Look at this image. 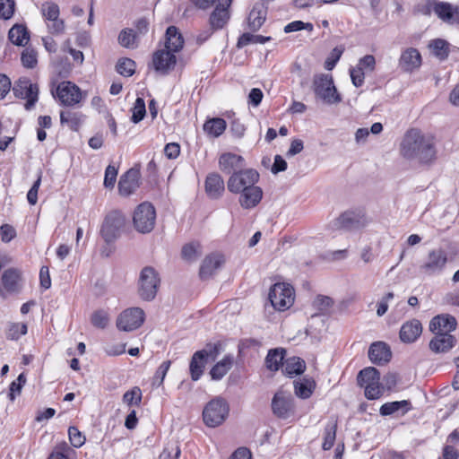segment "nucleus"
I'll return each mask as SVG.
<instances>
[{
	"label": "nucleus",
	"mask_w": 459,
	"mask_h": 459,
	"mask_svg": "<svg viewBox=\"0 0 459 459\" xmlns=\"http://www.w3.org/2000/svg\"><path fill=\"white\" fill-rule=\"evenodd\" d=\"M455 338L447 333H435L429 342V349L435 353L446 352L455 344Z\"/></svg>",
	"instance_id": "obj_28"
},
{
	"label": "nucleus",
	"mask_w": 459,
	"mask_h": 459,
	"mask_svg": "<svg viewBox=\"0 0 459 459\" xmlns=\"http://www.w3.org/2000/svg\"><path fill=\"white\" fill-rule=\"evenodd\" d=\"M273 413L280 419H288L295 412L294 398L289 392L279 390L272 399Z\"/></svg>",
	"instance_id": "obj_11"
},
{
	"label": "nucleus",
	"mask_w": 459,
	"mask_h": 459,
	"mask_svg": "<svg viewBox=\"0 0 459 459\" xmlns=\"http://www.w3.org/2000/svg\"><path fill=\"white\" fill-rule=\"evenodd\" d=\"M144 322V312L139 307H131L124 310L117 319L119 330L131 332L139 328Z\"/></svg>",
	"instance_id": "obj_13"
},
{
	"label": "nucleus",
	"mask_w": 459,
	"mask_h": 459,
	"mask_svg": "<svg viewBox=\"0 0 459 459\" xmlns=\"http://www.w3.org/2000/svg\"><path fill=\"white\" fill-rule=\"evenodd\" d=\"M142 401V391L138 386L126 392L123 395V402L128 406L139 405Z\"/></svg>",
	"instance_id": "obj_46"
},
{
	"label": "nucleus",
	"mask_w": 459,
	"mask_h": 459,
	"mask_svg": "<svg viewBox=\"0 0 459 459\" xmlns=\"http://www.w3.org/2000/svg\"><path fill=\"white\" fill-rule=\"evenodd\" d=\"M400 154L411 161L430 165L437 160L436 139L417 128L408 130L400 143Z\"/></svg>",
	"instance_id": "obj_1"
},
{
	"label": "nucleus",
	"mask_w": 459,
	"mask_h": 459,
	"mask_svg": "<svg viewBox=\"0 0 459 459\" xmlns=\"http://www.w3.org/2000/svg\"><path fill=\"white\" fill-rule=\"evenodd\" d=\"M4 289L8 293H18L22 289V273L16 268L5 270L1 277Z\"/></svg>",
	"instance_id": "obj_22"
},
{
	"label": "nucleus",
	"mask_w": 459,
	"mask_h": 459,
	"mask_svg": "<svg viewBox=\"0 0 459 459\" xmlns=\"http://www.w3.org/2000/svg\"><path fill=\"white\" fill-rule=\"evenodd\" d=\"M363 387L365 389V396L369 400L378 399L382 395V387L379 381L372 382Z\"/></svg>",
	"instance_id": "obj_53"
},
{
	"label": "nucleus",
	"mask_w": 459,
	"mask_h": 459,
	"mask_svg": "<svg viewBox=\"0 0 459 459\" xmlns=\"http://www.w3.org/2000/svg\"><path fill=\"white\" fill-rule=\"evenodd\" d=\"M41 184V172L39 173L37 180L33 183L32 186L27 194V200L30 204L34 205L38 201V191Z\"/></svg>",
	"instance_id": "obj_61"
},
{
	"label": "nucleus",
	"mask_w": 459,
	"mask_h": 459,
	"mask_svg": "<svg viewBox=\"0 0 459 459\" xmlns=\"http://www.w3.org/2000/svg\"><path fill=\"white\" fill-rule=\"evenodd\" d=\"M364 213L357 211H346L328 223L331 230H356L368 225Z\"/></svg>",
	"instance_id": "obj_5"
},
{
	"label": "nucleus",
	"mask_w": 459,
	"mask_h": 459,
	"mask_svg": "<svg viewBox=\"0 0 459 459\" xmlns=\"http://www.w3.org/2000/svg\"><path fill=\"white\" fill-rule=\"evenodd\" d=\"M13 91L15 97L27 100L25 108L31 109L38 101L39 87L27 77H22L14 82Z\"/></svg>",
	"instance_id": "obj_12"
},
{
	"label": "nucleus",
	"mask_w": 459,
	"mask_h": 459,
	"mask_svg": "<svg viewBox=\"0 0 459 459\" xmlns=\"http://www.w3.org/2000/svg\"><path fill=\"white\" fill-rule=\"evenodd\" d=\"M233 0H221L216 5L209 16V25L212 30L223 29L230 21V7Z\"/></svg>",
	"instance_id": "obj_15"
},
{
	"label": "nucleus",
	"mask_w": 459,
	"mask_h": 459,
	"mask_svg": "<svg viewBox=\"0 0 459 459\" xmlns=\"http://www.w3.org/2000/svg\"><path fill=\"white\" fill-rule=\"evenodd\" d=\"M391 357L389 346L383 342H373L368 349V358L374 364L384 365L390 361Z\"/></svg>",
	"instance_id": "obj_21"
},
{
	"label": "nucleus",
	"mask_w": 459,
	"mask_h": 459,
	"mask_svg": "<svg viewBox=\"0 0 459 459\" xmlns=\"http://www.w3.org/2000/svg\"><path fill=\"white\" fill-rule=\"evenodd\" d=\"M223 256L219 254H212L207 255L203 261L199 275L202 280L210 279L222 265Z\"/></svg>",
	"instance_id": "obj_24"
},
{
	"label": "nucleus",
	"mask_w": 459,
	"mask_h": 459,
	"mask_svg": "<svg viewBox=\"0 0 459 459\" xmlns=\"http://www.w3.org/2000/svg\"><path fill=\"white\" fill-rule=\"evenodd\" d=\"M343 53V48L336 47L331 52V58H328L325 63V68L332 70L335 66L336 63L341 58Z\"/></svg>",
	"instance_id": "obj_60"
},
{
	"label": "nucleus",
	"mask_w": 459,
	"mask_h": 459,
	"mask_svg": "<svg viewBox=\"0 0 459 459\" xmlns=\"http://www.w3.org/2000/svg\"><path fill=\"white\" fill-rule=\"evenodd\" d=\"M333 305V299L327 296H317L314 306L321 312H326Z\"/></svg>",
	"instance_id": "obj_62"
},
{
	"label": "nucleus",
	"mask_w": 459,
	"mask_h": 459,
	"mask_svg": "<svg viewBox=\"0 0 459 459\" xmlns=\"http://www.w3.org/2000/svg\"><path fill=\"white\" fill-rule=\"evenodd\" d=\"M41 12L47 22L56 20L59 16V7L52 2L43 4Z\"/></svg>",
	"instance_id": "obj_50"
},
{
	"label": "nucleus",
	"mask_w": 459,
	"mask_h": 459,
	"mask_svg": "<svg viewBox=\"0 0 459 459\" xmlns=\"http://www.w3.org/2000/svg\"><path fill=\"white\" fill-rule=\"evenodd\" d=\"M225 129L226 122L220 117L209 119L204 125V130L213 137H218L222 134Z\"/></svg>",
	"instance_id": "obj_39"
},
{
	"label": "nucleus",
	"mask_w": 459,
	"mask_h": 459,
	"mask_svg": "<svg viewBox=\"0 0 459 459\" xmlns=\"http://www.w3.org/2000/svg\"><path fill=\"white\" fill-rule=\"evenodd\" d=\"M259 180V174L252 169H240L235 171L230 177L227 186L228 190L233 194L240 193L242 190L255 186Z\"/></svg>",
	"instance_id": "obj_9"
},
{
	"label": "nucleus",
	"mask_w": 459,
	"mask_h": 459,
	"mask_svg": "<svg viewBox=\"0 0 459 459\" xmlns=\"http://www.w3.org/2000/svg\"><path fill=\"white\" fill-rule=\"evenodd\" d=\"M457 321L455 316L449 314H440L434 316L429 323V330L433 333H447L455 330Z\"/></svg>",
	"instance_id": "obj_19"
},
{
	"label": "nucleus",
	"mask_w": 459,
	"mask_h": 459,
	"mask_svg": "<svg viewBox=\"0 0 459 459\" xmlns=\"http://www.w3.org/2000/svg\"><path fill=\"white\" fill-rule=\"evenodd\" d=\"M269 300L275 309L284 311L294 302V290L288 283H275L270 289Z\"/></svg>",
	"instance_id": "obj_8"
},
{
	"label": "nucleus",
	"mask_w": 459,
	"mask_h": 459,
	"mask_svg": "<svg viewBox=\"0 0 459 459\" xmlns=\"http://www.w3.org/2000/svg\"><path fill=\"white\" fill-rule=\"evenodd\" d=\"M265 19L266 11L264 6L259 4H255L247 18L248 28L254 31L258 30L264 24Z\"/></svg>",
	"instance_id": "obj_34"
},
{
	"label": "nucleus",
	"mask_w": 459,
	"mask_h": 459,
	"mask_svg": "<svg viewBox=\"0 0 459 459\" xmlns=\"http://www.w3.org/2000/svg\"><path fill=\"white\" fill-rule=\"evenodd\" d=\"M312 88L316 97L325 104L332 105L342 101L331 74H316L313 78Z\"/></svg>",
	"instance_id": "obj_2"
},
{
	"label": "nucleus",
	"mask_w": 459,
	"mask_h": 459,
	"mask_svg": "<svg viewBox=\"0 0 459 459\" xmlns=\"http://www.w3.org/2000/svg\"><path fill=\"white\" fill-rule=\"evenodd\" d=\"M306 369L305 361L299 357H291L285 360L282 371L289 377L302 374Z\"/></svg>",
	"instance_id": "obj_36"
},
{
	"label": "nucleus",
	"mask_w": 459,
	"mask_h": 459,
	"mask_svg": "<svg viewBox=\"0 0 459 459\" xmlns=\"http://www.w3.org/2000/svg\"><path fill=\"white\" fill-rule=\"evenodd\" d=\"M156 221V211L154 206L148 202L140 204L134 210L133 223L134 229L140 233L151 232Z\"/></svg>",
	"instance_id": "obj_6"
},
{
	"label": "nucleus",
	"mask_w": 459,
	"mask_h": 459,
	"mask_svg": "<svg viewBox=\"0 0 459 459\" xmlns=\"http://www.w3.org/2000/svg\"><path fill=\"white\" fill-rule=\"evenodd\" d=\"M140 171L130 169L123 174L118 182V191L123 196H129L139 187Z\"/></svg>",
	"instance_id": "obj_18"
},
{
	"label": "nucleus",
	"mask_w": 459,
	"mask_h": 459,
	"mask_svg": "<svg viewBox=\"0 0 459 459\" xmlns=\"http://www.w3.org/2000/svg\"><path fill=\"white\" fill-rule=\"evenodd\" d=\"M14 11L13 0H0V18L7 20L12 17Z\"/></svg>",
	"instance_id": "obj_59"
},
{
	"label": "nucleus",
	"mask_w": 459,
	"mask_h": 459,
	"mask_svg": "<svg viewBox=\"0 0 459 459\" xmlns=\"http://www.w3.org/2000/svg\"><path fill=\"white\" fill-rule=\"evenodd\" d=\"M132 112L133 114L131 119L134 124H137L143 119L146 114L145 102L143 99L137 98L135 100Z\"/></svg>",
	"instance_id": "obj_45"
},
{
	"label": "nucleus",
	"mask_w": 459,
	"mask_h": 459,
	"mask_svg": "<svg viewBox=\"0 0 459 459\" xmlns=\"http://www.w3.org/2000/svg\"><path fill=\"white\" fill-rule=\"evenodd\" d=\"M429 47L432 48L433 54L440 60H445L448 56V43L441 39L433 40Z\"/></svg>",
	"instance_id": "obj_44"
},
{
	"label": "nucleus",
	"mask_w": 459,
	"mask_h": 459,
	"mask_svg": "<svg viewBox=\"0 0 459 459\" xmlns=\"http://www.w3.org/2000/svg\"><path fill=\"white\" fill-rule=\"evenodd\" d=\"M422 333L421 323L418 319L405 322L400 330V339L404 343L414 342Z\"/></svg>",
	"instance_id": "obj_26"
},
{
	"label": "nucleus",
	"mask_w": 459,
	"mask_h": 459,
	"mask_svg": "<svg viewBox=\"0 0 459 459\" xmlns=\"http://www.w3.org/2000/svg\"><path fill=\"white\" fill-rule=\"evenodd\" d=\"M171 365L170 360H166L161 363V365L158 368V369L155 372V375L153 377V382L152 385H155L157 386H160L167 375L168 370L169 369V367Z\"/></svg>",
	"instance_id": "obj_54"
},
{
	"label": "nucleus",
	"mask_w": 459,
	"mask_h": 459,
	"mask_svg": "<svg viewBox=\"0 0 459 459\" xmlns=\"http://www.w3.org/2000/svg\"><path fill=\"white\" fill-rule=\"evenodd\" d=\"M199 351L204 352V358L206 360L211 359L212 361H214L221 352V342L208 343L204 349L200 350Z\"/></svg>",
	"instance_id": "obj_52"
},
{
	"label": "nucleus",
	"mask_w": 459,
	"mask_h": 459,
	"mask_svg": "<svg viewBox=\"0 0 459 459\" xmlns=\"http://www.w3.org/2000/svg\"><path fill=\"white\" fill-rule=\"evenodd\" d=\"M27 325L25 324H13L10 325L6 336L10 340H17L20 336L26 334Z\"/></svg>",
	"instance_id": "obj_55"
},
{
	"label": "nucleus",
	"mask_w": 459,
	"mask_h": 459,
	"mask_svg": "<svg viewBox=\"0 0 459 459\" xmlns=\"http://www.w3.org/2000/svg\"><path fill=\"white\" fill-rule=\"evenodd\" d=\"M411 410V402L408 400H403L384 403L379 409V413L382 416H390L398 412H401V415H404Z\"/></svg>",
	"instance_id": "obj_31"
},
{
	"label": "nucleus",
	"mask_w": 459,
	"mask_h": 459,
	"mask_svg": "<svg viewBox=\"0 0 459 459\" xmlns=\"http://www.w3.org/2000/svg\"><path fill=\"white\" fill-rule=\"evenodd\" d=\"M225 190L224 181L218 173H211L205 180V191L212 199L221 197Z\"/></svg>",
	"instance_id": "obj_29"
},
{
	"label": "nucleus",
	"mask_w": 459,
	"mask_h": 459,
	"mask_svg": "<svg viewBox=\"0 0 459 459\" xmlns=\"http://www.w3.org/2000/svg\"><path fill=\"white\" fill-rule=\"evenodd\" d=\"M23 66L27 68H34L38 63L37 52L30 48H26L21 56Z\"/></svg>",
	"instance_id": "obj_49"
},
{
	"label": "nucleus",
	"mask_w": 459,
	"mask_h": 459,
	"mask_svg": "<svg viewBox=\"0 0 459 459\" xmlns=\"http://www.w3.org/2000/svg\"><path fill=\"white\" fill-rule=\"evenodd\" d=\"M56 97L65 106H74L83 98L81 89L71 82H62L56 91Z\"/></svg>",
	"instance_id": "obj_14"
},
{
	"label": "nucleus",
	"mask_w": 459,
	"mask_h": 459,
	"mask_svg": "<svg viewBox=\"0 0 459 459\" xmlns=\"http://www.w3.org/2000/svg\"><path fill=\"white\" fill-rule=\"evenodd\" d=\"M294 391L295 394L302 399L309 398L315 388L316 382L312 377H304L297 381H294Z\"/></svg>",
	"instance_id": "obj_32"
},
{
	"label": "nucleus",
	"mask_w": 459,
	"mask_h": 459,
	"mask_svg": "<svg viewBox=\"0 0 459 459\" xmlns=\"http://www.w3.org/2000/svg\"><path fill=\"white\" fill-rule=\"evenodd\" d=\"M198 248H199V244H197V243L186 244L182 247V251H181L183 258L186 259V260L195 259L197 256L200 255V252H199Z\"/></svg>",
	"instance_id": "obj_56"
},
{
	"label": "nucleus",
	"mask_w": 459,
	"mask_h": 459,
	"mask_svg": "<svg viewBox=\"0 0 459 459\" xmlns=\"http://www.w3.org/2000/svg\"><path fill=\"white\" fill-rule=\"evenodd\" d=\"M238 203L244 209L255 207L263 198V191L260 186H254L238 193Z\"/></svg>",
	"instance_id": "obj_25"
},
{
	"label": "nucleus",
	"mask_w": 459,
	"mask_h": 459,
	"mask_svg": "<svg viewBox=\"0 0 459 459\" xmlns=\"http://www.w3.org/2000/svg\"><path fill=\"white\" fill-rule=\"evenodd\" d=\"M160 280L154 268L146 266L142 269L139 277L138 293L140 297L146 300H152L157 294Z\"/></svg>",
	"instance_id": "obj_7"
},
{
	"label": "nucleus",
	"mask_w": 459,
	"mask_h": 459,
	"mask_svg": "<svg viewBox=\"0 0 459 459\" xmlns=\"http://www.w3.org/2000/svg\"><path fill=\"white\" fill-rule=\"evenodd\" d=\"M421 65V56L418 49L414 48H408L403 51L398 66L405 73H411L420 68Z\"/></svg>",
	"instance_id": "obj_20"
},
{
	"label": "nucleus",
	"mask_w": 459,
	"mask_h": 459,
	"mask_svg": "<svg viewBox=\"0 0 459 459\" xmlns=\"http://www.w3.org/2000/svg\"><path fill=\"white\" fill-rule=\"evenodd\" d=\"M117 72L123 76H132L135 72V62L130 58H120L116 65Z\"/></svg>",
	"instance_id": "obj_42"
},
{
	"label": "nucleus",
	"mask_w": 459,
	"mask_h": 459,
	"mask_svg": "<svg viewBox=\"0 0 459 459\" xmlns=\"http://www.w3.org/2000/svg\"><path fill=\"white\" fill-rule=\"evenodd\" d=\"M117 176V169L111 165H108L105 170L104 186L106 188L112 189L115 186Z\"/></svg>",
	"instance_id": "obj_58"
},
{
	"label": "nucleus",
	"mask_w": 459,
	"mask_h": 459,
	"mask_svg": "<svg viewBox=\"0 0 459 459\" xmlns=\"http://www.w3.org/2000/svg\"><path fill=\"white\" fill-rule=\"evenodd\" d=\"M432 11L444 22L448 24H459V5H454L447 2H437Z\"/></svg>",
	"instance_id": "obj_17"
},
{
	"label": "nucleus",
	"mask_w": 459,
	"mask_h": 459,
	"mask_svg": "<svg viewBox=\"0 0 459 459\" xmlns=\"http://www.w3.org/2000/svg\"><path fill=\"white\" fill-rule=\"evenodd\" d=\"M357 381L360 386L371 384L372 382L380 381V373L377 368L368 367L359 371Z\"/></svg>",
	"instance_id": "obj_40"
},
{
	"label": "nucleus",
	"mask_w": 459,
	"mask_h": 459,
	"mask_svg": "<svg viewBox=\"0 0 459 459\" xmlns=\"http://www.w3.org/2000/svg\"><path fill=\"white\" fill-rule=\"evenodd\" d=\"M26 383V377L24 373H21L15 381H13L10 385L9 398L11 401L15 399L16 395L21 394L23 385Z\"/></svg>",
	"instance_id": "obj_51"
},
{
	"label": "nucleus",
	"mask_w": 459,
	"mask_h": 459,
	"mask_svg": "<svg viewBox=\"0 0 459 459\" xmlns=\"http://www.w3.org/2000/svg\"><path fill=\"white\" fill-rule=\"evenodd\" d=\"M229 411V404L225 399L220 396L212 399L203 411L204 424L210 428L220 426L228 417Z\"/></svg>",
	"instance_id": "obj_3"
},
{
	"label": "nucleus",
	"mask_w": 459,
	"mask_h": 459,
	"mask_svg": "<svg viewBox=\"0 0 459 459\" xmlns=\"http://www.w3.org/2000/svg\"><path fill=\"white\" fill-rule=\"evenodd\" d=\"M376 66V59L372 55H366L362 58L359 60L357 65L358 68H360L361 71L364 69H368V71H374Z\"/></svg>",
	"instance_id": "obj_64"
},
{
	"label": "nucleus",
	"mask_w": 459,
	"mask_h": 459,
	"mask_svg": "<svg viewBox=\"0 0 459 459\" xmlns=\"http://www.w3.org/2000/svg\"><path fill=\"white\" fill-rule=\"evenodd\" d=\"M447 263V255L442 248H435L429 251L428 255L420 271L429 276L439 274L446 267Z\"/></svg>",
	"instance_id": "obj_10"
},
{
	"label": "nucleus",
	"mask_w": 459,
	"mask_h": 459,
	"mask_svg": "<svg viewBox=\"0 0 459 459\" xmlns=\"http://www.w3.org/2000/svg\"><path fill=\"white\" fill-rule=\"evenodd\" d=\"M207 360L204 358L203 351H195L189 364V371L193 381H197L202 377Z\"/></svg>",
	"instance_id": "obj_35"
},
{
	"label": "nucleus",
	"mask_w": 459,
	"mask_h": 459,
	"mask_svg": "<svg viewBox=\"0 0 459 459\" xmlns=\"http://www.w3.org/2000/svg\"><path fill=\"white\" fill-rule=\"evenodd\" d=\"M71 451V448L65 442L59 443L56 446L48 459H69L66 453Z\"/></svg>",
	"instance_id": "obj_57"
},
{
	"label": "nucleus",
	"mask_w": 459,
	"mask_h": 459,
	"mask_svg": "<svg viewBox=\"0 0 459 459\" xmlns=\"http://www.w3.org/2000/svg\"><path fill=\"white\" fill-rule=\"evenodd\" d=\"M68 436L70 443L74 447L79 448L85 443V436L74 426H71L68 429Z\"/></svg>",
	"instance_id": "obj_48"
},
{
	"label": "nucleus",
	"mask_w": 459,
	"mask_h": 459,
	"mask_svg": "<svg viewBox=\"0 0 459 459\" xmlns=\"http://www.w3.org/2000/svg\"><path fill=\"white\" fill-rule=\"evenodd\" d=\"M285 350L282 348L272 349L265 357V366L271 371H277L281 365L283 366Z\"/></svg>",
	"instance_id": "obj_38"
},
{
	"label": "nucleus",
	"mask_w": 459,
	"mask_h": 459,
	"mask_svg": "<svg viewBox=\"0 0 459 459\" xmlns=\"http://www.w3.org/2000/svg\"><path fill=\"white\" fill-rule=\"evenodd\" d=\"M8 39L13 44L24 47L30 40V32L26 26L14 24L9 30Z\"/></svg>",
	"instance_id": "obj_33"
},
{
	"label": "nucleus",
	"mask_w": 459,
	"mask_h": 459,
	"mask_svg": "<svg viewBox=\"0 0 459 459\" xmlns=\"http://www.w3.org/2000/svg\"><path fill=\"white\" fill-rule=\"evenodd\" d=\"M126 224V216L119 211L108 212L102 222L100 235L106 243H112L122 234Z\"/></svg>",
	"instance_id": "obj_4"
},
{
	"label": "nucleus",
	"mask_w": 459,
	"mask_h": 459,
	"mask_svg": "<svg viewBox=\"0 0 459 459\" xmlns=\"http://www.w3.org/2000/svg\"><path fill=\"white\" fill-rule=\"evenodd\" d=\"M152 64L155 71L161 74H168L174 69L177 57L173 53L166 49H158L153 53Z\"/></svg>",
	"instance_id": "obj_16"
},
{
	"label": "nucleus",
	"mask_w": 459,
	"mask_h": 459,
	"mask_svg": "<svg viewBox=\"0 0 459 459\" xmlns=\"http://www.w3.org/2000/svg\"><path fill=\"white\" fill-rule=\"evenodd\" d=\"M119 44L126 48H134L137 47L136 35L132 29H124L118 35Z\"/></svg>",
	"instance_id": "obj_43"
},
{
	"label": "nucleus",
	"mask_w": 459,
	"mask_h": 459,
	"mask_svg": "<svg viewBox=\"0 0 459 459\" xmlns=\"http://www.w3.org/2000/svg\"><path fill=\"white\" fill-rule=\"evenodd\" d=\"M234 356L232 354L225 355L222 359L218 361L210 370V376L212 380L219 381L222 379L230 370L234 364Z\"/></svg>",
	"instance_id": "obj_30"
},
{
	"label": "nucleus",
	"mask_w": 459,
	"mask_h": 459,
	"mask_svg": "<svg viewBox=\"0 0 459 459\" xmlns=\"http://www.w3.org/2000/svg\"><path fill=\"white\" fill-rule=\"evenodd\" d=\"M184 46V39L178 29L175 26H169L165 33L164 49L175 53L180 51Z\"/></svg>",
	"instance_id": "obj_27"
},
{
	"label": "nucleus",
	"mask_w": 459,
	"mask_h": 459,
	"mask_svg": "<svg viewBox=\"0 0 459 459\" xmlns=\"http://www.w3.org/2000/svg\"><path fill=\"white\" fill-rule=\"evenodd\" d=\"M47 26L48 31L51 34L58 35L64 32L65 30V22L63 20L56 18V20H51L47 22Z\"/></svg>",
	"instance_id": "obj_63"
},
{
	"label": "nucleus",
	"mask_w": 459,
	"mask_h": 459,
	"mask_svg": "<svg viewBox=\"0 0 459 459\" xmlns=\"http://www.w3.org/2000/svg\"><path fill=\"white\" fill-rule=\"evenodd\" d=\"M244 166V158L235 153L226 152L219 159V167L224 173H235V171L242 169Z\"/></svg>",
	"instance_id": "obj_23"
},
{
	"label": "nucleus",
	"mask_w": 459,
	"mask_h": 459,
	"mask_svg": "<svg viewBox=\"0 0 459 459\" xmlns=\"http://www.w3.org/2000/svg\"><path fill=\"white\" fill-rule=\"evenodd\" d=\"M91 322L95 327L104 329L109 323L108 314L102 309L97 310L91 315Z\"/></svg>",
	"instance_id": "obj_47"
},
{
	"label": "nucleus",
	"mask_w": 459,
	"mask_h": 459,
	"mask_svg": "<svg viewBox=\"0 0 459 459\" xmlns=\"http://www.w3.org/2000/svg\"><path fill=\"white\" fill-rule=\"evenodd\" d=\"M336 421H331L326 424L325 428L324 442L322 446L324 450H329L333 447L336 437Z\"/></svg>",
	"instance_id": "obj_41"
},
{
	"label": "nucleus",
	"mask_w": 459,
	"mask_h": 459,
	"mask_svg": "<svg viewBox=\"0 0 459 459\" xmlns=\"http://www.w3.org/2000/svg\"><path fill=\"white\" fill-rule=\"evenodd\" d=\"M84 121V116L80 112L71 110L61 111L60 122L74 131H77Z\"/></svg>",
	"instance_id": "obj_37"
}]
</instances>
